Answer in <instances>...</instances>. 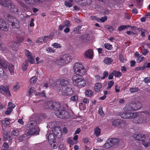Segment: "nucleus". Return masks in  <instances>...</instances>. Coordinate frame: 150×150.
Masks as SVG:
<instances>
[{"label":"nucleus","mask_w":150,"mask_h":150,"mask_svg":"<svg viewBox=\"0 0 150 150\" xmlns=\"http://www.w3.org/2000/svg\"><path fill=\"white\" fill-rule=\"evenodd\" d=\"M0 4L4 7L9 8L11 4V1L9 0H0Z\"/></svg>","instance_id":"15"},{"label":"nucleus","mask_w":150,"mask_h":150,"mask_svg":"<svg viewBox=\"0 0 150 150\" xmlns=\"http://www.w3.org/2000/svg\"><path fill=\"white\" fill-rule=\"evenodd\" d=\"M28 64L27 63L23 64L22 66V69L23 71H25L27 69Z\"/></svg>","instance_id":"56"},{"label":"nucleus","mask_w":150,"mask_h":150,"mask_svg":"<svg viewBox=\"0 0 150 150\" xmlns=\"http://www.w3.org/2000/svg\"><path fill=\"white\" fill-rule=\"evenodd\" d=\"M74 72L78 75L81 76L86 74V71L83 65L79 63H75L74 66Z\"/></svg>","instance_id":"3"},{"label":"nucleus","mask_w":150,"mask_h":150,"mask_svg":"<svg viewBox=\"0 0 150 150\" xmlns=\"http://www.w3.org/2000/svg\"><path fill=\"white\" fill-rule=\"evenodd\" d=\"M10 8L11 11V12H14L15 13L16 12H18V9L16 7V6L14 5H12L11 4V5L9 6V8Z\"/></svg>","instance_id":"24"},{"label":"nucleus","mask_w":150,"mask_h":150,"mask_svg":"<svg viewBox=\"0 0 150 150\" xmlns=\"http://www.w3.org/2000/svg\"><path fill=\"white\" fill-rule=\"evenodd\" d=\"M6 19L9 23V24L15 28H18L20 25L19 22L13 16L8 15L6 17Z\"/></svg>","instance_id":"4"},{"label":"nucleus","mask_w":150,"mask_h":150,"mask_svg":"<svg viewBox=\"0 0 150 150\" xmlns=\"http://www.w3.org/2000/svg\"><path fill=\"white\" fill-rule=\"evenodd\" d=\"M3 146L4 148V150H8L9 146L7 143L4 142V143Z\"/></svg>","instance_id":"54"},{"label":"nucleus","mask_w":150,"mask_h":150,"mask_svg":"<svg viewBox=\"0 0 150 150\" xmlns=\"http://www.w3.org/2000/svg\"><path fill=\"white\" fill-rule=\"evenodd\" d=\"M0 29L4 31H7L8 30L7 25L1 17H0Z\"/></svg>","instance_id":"11"},{"label":"nucleus","mask_w":150,"mask_h":150,"mask_svg":"<svg viewBox=\"0 0 150 150\" xmlns=\"http://www.w3.org/2000/svg\"><path fill=\"white\" fill-rule=\"evenodd\" d=\"M102 86L100 83H97L95 84V91L96 92H99Z\"/></svg>","instance_id":"21"},{"label":"nucleus","mask_w":150,"mask_h":150,"mask_svg":"<svg viewBox=\"0 0 150 150\" xmlns=\"http://www.w3.org/2000/svg\"><path fill=\"white\" fill-rule=\"evenodd\" d=\"M72 138L69 137L67 139V142L70 144L73 145L74 144V142Z\"/></svg>","instance_id":"44"},{"label":"nucleus","mask_w":150,"mask_h":150,"mask_svg":"<svg viewBox=\"0 0 150 150\" xmlns=\"http://www.w3.org/2000/svg\"><path fill=\"white\" fill-rule=\"evenodd\" d=\"M127 28L126 25H122L118 28V30L119 31H121L123 30H125Z\"/></svg>","instance_id":"48"},{"label":"nucleus","mask_w":150,"mask_h":150,"mask_svg":"<svg viewBox=\"0 0 150 150\" xmlns=\"http://www.w3.org/2000/svg\"><path fill=\"white\" fill-rule=\"evenodd\" d=\"M136 116H137L136 114ZM134 118L133 121L134 123L135 124L141 123L146 122V120H144V118L143 117H136Z\"/></svg>","instance_id":"14"},{"label":"nucleus","mask_w":150,"mask_h":150,"mask_svg":"<svg viewBox=\"0 0 150 150\" xmlns=\"http://www.w3.org/2000/svg\"><path fill=\"white\" fill-rule=\"evenodd\" d=\"M34 90V88L33 87H31L28 90V96H29L31 95L33 93Z\"/></svg>","instance_id":"51"},{"label":"nucleus","mask_w":150,"mask_h":150,"mask_svg":"<svg viewBox=\"0 0 150 150\" xmlns=\"http://www.w3.org/2000/svg\"><path fill=\"white\" fill-rule=\"evenodd\" d=\"M52 131L54 134L58 137H61L62 135L61 129L59 127H54L52 130Z\"/></svg>","instance_id":"12"},{"label":"nucleus","mask_w":150,"mask_h":150,"mask_svg":"<svg viewBox=\"0 0 150 150\" xmlns=\"http://www.w3.org/2000/svg\"><path fill=\"white\" fill-rule=\"evenodd\" d=\"M132 106L133 104L132 103H130L128 105H127L124 108V110L127 111H134Z\"/></svg>","instance_id":"20"},{"label":"nucleus","mask_w":150,"mask_h":150,"mask_svg":"<svg viewBox=\"0 0 150 150\" xmlns=\"http://www.w3.org/2000/svg\"><path fill=\"white\" fill-rule=\"evenodd\" d=\"M108 75V73L107 71H105L103 73V76L101 78L102 79H104L105 77H106Z\"/></svg>","instance_id":"59"},{"label":"nucleus","mask_w":150,"mask_h":150,"mask_svg":"<svg viewBox=\"0 0 150 150\" xmlns=\"http://www.w3.org/2000/svg\"><path fill=\"white\" fill-rule=\"evenodd\" d=\"M121 117L125 119H133L136 117V114L130 112L125 111L120 114Z\"/></svg>","instance_id":"7"},{"label":"nucleus","mask_w":150,"mask_h":150,"mask_svg":"<svg viewBox=\"0 0 150 150\" xmlns=\"http://www.w3.org/2000/svg\"><path fill=\"white\" fill-rule=\"evenodd\" d=\"M72 3V2H69L68 1H65L64 3L65 5L68 7H70L73 5V4Z\"/></svg>","instance_id":"42"},{"label":"nucleus","mask_w":150,"mask_h":150,"mask_svg":"<svg viewBox=\"0 0 150 150\" xmlns=\"http://www.w3.org/2000/svg\"><path fill=\"white\" fill-rule=\"evenodd\" d=\"M59 93L60 94L64 96H68V93H67L65 88H60L59 90Z\"/></svg>","instance_id":"19"},{"label":"nucleus","mask_w":150,"mask_h":150,"mask_svg":"<svg viewBox=\"0 0 150 150\" xmlns=\"http://www.w3.org/2000/svg\"><path fill=\"white\" fill-rule=\"evenodd\" d=\"M114 82L113 81H110L108 83V86L107 87V88L108 89L110 88L114 84Z\"/></svg>","instance_id":"49"},{"label":"nucleus","mask_w":150,"mask_h":150,"mask_svg":"<svg viewBox=\"0 0 150 150\" xmlns=\"http://www.w3.org/2000/svg\"><path fill=\"white\" fill-rule=\"evenodd\" d=\"M104 45L105 48L108 50H110L112 48V45L109 43H105Z\"/></svg>","instance_id":"34"},{"label":"nucleus","mask_w":150,"mask_h":150,"mask_svg":"<svg viewBox=\"0 0 150 150\" xmlns=\"http://www.w3.org/2000/svg\"><path fill=\"white\" fill-rule=\"evenodd\" d=\"M113 62V60L112 59L108 57H106L104 60V62L105 64H109Z\"/></svg>","instance_id":"27"},{"label":"nucleus","mask_w":150,"mask_h":150,"mask_svg":"<svg viewBox=\"0 0 150 150\" xmlns=\"http://www.w3.org/2000/svg\"><path fill=\"white\" fill-rule=\"evenodd\" d=\"M47 105L49 108L50 109H54V102L50 101L47 102Z\"/></svg>","instance_id":"32"},{"label":"nucleus","mask_w":150,"mask_h":150,"mask_svg":"<svg viewBox=\"0 0 150 150\" xmlns=\"http://www.w3.org/2000/svg\"><path fill=\"white\" fill-rule=\"evenodd\" d=\"M107 19V16H104L102 17L100 19V21L102 22H103L105 21Z\"/></svg>","instance_id":"62"},{"label":"nucleus","mask_w":150,"mask_h":150,"mask_svg":"<svg viewBox=\"0 0 150 150\" xmlns=\"http://www.w3.org/2000/svg\"><path fill=\"white\" fill-rule=\"evenodd\" d=\"M144 81L145 83H149L150 82V77L145 78L144 79Z\"/></svg>","instance_id":"60"},{"label":"nucleus","mask_w":150,"mask_h":150,"mask_svg":"<svg viewBox=\"0 0 150 150\" xmlns=\"http://www.w3.org/2000/svg\"><path fill=\"white\" fill-rule=\"evenodd\" d=\"M25 53L26 56L28 58L31 57L32 56V54L28 50H25Z\"/></svg>","instance_id":"35"},{"label":"nucleus","mask_w":150,"mask_h":150,"mask_svg":"<svg viewBox=\"0 0 150 150\" xmlns=\"http://www.w3.org/2000/svg\"><path fill=\"white\" fill-rule=\"evenodd\" d=\"M136 1L137 3V6L140 8H141L142 5L141 3V0H136Z\"/></svg>","instance_id":"61"},{"label":"nucleus","mask_w":150,"mask_h":150,"mask_svg":"<svg viewBox=\"0 0 150 150\" xmlns=\"http://www.w3.org/2000/svg\"><path fill=\"white\" fill-rule=\"evenodd\" d=\"M85 94L87 96L91 97L92 96L93 92L91 90H87L85 91Z\"/></svg>","instance_id":"33"},{"label":"nucleus","mask_w":150,"mask_h":150,"mask_svg":"<svg viewBox=\"0 0 150 150\" xmlns=\"http://www.w3.org/2000/svg\"><path fill=\"white\" fill-rule=\"evenodd\" d=\"M60 81L61 85L63 86H66L69 84L68 81L64 79H60Z\"/></svg>","instance_id":"26"},{"label":"nucleus","mask_w":150,"mask_h":150,"mask_svg":"<svg viewBox=\"0 0 150 150\" xmlns=\"http://www.w3.org/2000/svg\"><path fill=\"white\" fill-rule=\"evenodd\" d=\"M0 93L6 96H11L9 90L7 86H0Z\"/></svg>","instance_id":"9"},{"label":"nucleus","mask_w":150,"mask_h":150,"mask_svg":"<svg viewBox=\"0 0 150 150\" xmlns=\"http://www.w3.org/2000/svg\"><path fill=\"white\" fill-rule=\"evenodd\" d=\"M51 147L53 149H57V146L56 145V143L55 141L54 142H52L51 143H49Z\"/></svg>","instance_id":"38"},{"label":"nucleus","mask_w":150,"mask_h":150,"mask_svg":"<svg viewBox=\"0 0 150 150\" xmlns=\"http://www.w3.org/2000/svg\"><path fill=\"white\" fill-rule=\"evenodd\" d=\"M113 73L114 75L116 77H120L122 76V73L120 71H114Z\"/></svg>","instance_id":"39"},{"label":"nucleus","mask_w":150,"mask_h":150,"mask_svg":"<svg viewBox=\"0 0 150 150\" xmlns=\"http://www.w3.org/2000/svg\"><path fill=\"white\" fill-rule=\"evenodd\" d=\"M0 65L4 68H7L8 64L5 59H0Z\"/></svg>","instance_id":"23"},{"label":"nucleus","mask_w":150,"mask_h":150,"mask_svg":"<svg viewBox=\"0 0 150 150\" xmlns=\"http://www.w3.org/2000/svg\"><path fill=\"white\" fill-rule=\"evenodd\" d=\"M13 67L14 66L13 64H10L9 65L8 69L11 73L13 71Z\"/></svg>","instance_id":"53"},{"label":"nucleus","mask_w":150,"mask_h":150,"mask_svg":"<svg viewBox=\"0 0 150 150\" xmlns=\"http://www.w3.org/2000/svg\"><path fill=\"white\" fill-rule=\"evenodd\" d=\"M12 110V109H11V108H8L5 112V113L6 115L9 114L11 112Z\"/></svg>","instance_id":"57"},{"label":"nucleus","mask_w":150,"mask_h":150,"mask_svg":"<svg viewBox=\"0 0 150 150\" xmlns=\"http://www.w3.org/2000/svg\"><path fill=\"white\" fill-rule=\"evenodd\" d=\"M66 88V91L67 93H68V96L71 95V94L73 93V90L71 88H69L67 87Z\"/></svg>","instance_id":"36"},{"label":"nucleus","mask_w":150,"mask_h":150,"mask_svg":"<svg viewBox=\"0 0 150 150\" xmlns=\"http://www.w3.org/2000/svg\"><path fill=\"white\" fill-rule=\"evenodd\" d=\"M9 119L5 118L4 120L1 121V125L3 129L5 128L6 126L9 124Z\"/></svg>","instance_id":"18"},{"label":"nucleus","mask_w":150,"mask_h":150,"mask_svg":"<svg viewBox=\"0 0 150 150\" xmlns=\"http://www.w3.org/2000/svg\"><path fill=\"white\" fill-rule=\"evenodd\" d=\"M63 23L65 24V26H66V27H69L71 26V24L70 22L68 21H66Z\"/></svg>","instance_id":"58"},{"label":"nucleus","mask_w":150,"mask_h":150,"mask_svg":"<svg viewBox=\"0 0 150 150\" xmlns=\"http://www.w3.org/2000/svg\"><path fill=\"white\" fill-rule=\"evenodd\" d=\"M35 0H29L27 4L29 5H34L35 4Z\"/></svg>","instance_id":"63"},{"label":"nucleus","mask_w":150,"mask_h":150,"mask_svg":"<svg viewBox=\"0 0 150 150\" xmlns=\"http://www.w3.org/2000/svg\"><path fill=\"white\" fill-rule=\"evenodd\" d=\"M93 150H103L102 146H97L96 148H94Z\"/></svg>","instance_id":"64"},{"label":"nucleus","mask_w":150,"mask_h":150,"mask_svg":"<svg viewBox=\"0 0 150 150\" xmlns=\"http://www.w3.org/2000/svg\"><path fill=\"white\" fill-rule=\"evenodd\" d=\"M145 135L144 134L141 133L135 134L133 135V137L135 139L142 141L144 140L145 139Z\"/></svg>","instance_id":"10"},{"label":"nucleus","mask_w":150,"mask_h":150,"mask_svg":"<svg viewBox=\"0 0 150 150\" xmlns=\"http://www.w3.org/2000/svg\"><path fill=\"white\" fill-rule=\"evenodd\" d=\"M129 91L131 93H134L138 92L139 91V89L137 88H131L129 89Z\"/></svg>","instance_id":"37"},{"label":"nucleus","mask_w":150,"mask_h":150,"mask_svg":"<svg viewBox=\"0 0 150 150\" xmlns=\"http://www.w3.org/2000/svg\"><path fill=\"white\" fill-rule=\"evenodd\" d=\"M36 76L33 77L30 80V83L32 84L35 83L36 81Z\"/></svg>","instance_id":"52"},{"label":"nucleus","mask_w":150,"mask_h":150,"mask_svg":"<svg viewBox=\"0 0 150 150\" xmlns=\"http://www.w3.org/2000/svg\"><path fill=\"white\" fill-rule=\"evenodd\" d=\"M94 134L96 137H98L100 134L101 129L98 127H96L94 129Z\"/></svg>","instance_id":"28"},{"label":"nucleus","mask_w":150,"mask_h":150,"mask_svg":"<svg viewBox=\"0 0 150 150\" xmlns=\"http://www.w3.org/2000/svg\"><path fill=\"white\" fill-rule=\"evenodd\" d=\"M142 144L145 147H147L150 146V142H146V141H142Z\"/></svg>","instance_id":"41"},{"label":"nucleus","mask_w":150,"mask_h":150,"mask_svg":"<svg viewBox=\"0 0 150 150\" xmlns=\"http://www.w3.org/2000/svg\"><path fill=\"white\" fill-rule=\"evenodd\" d=\"M19 133V132L18 130H13L12 132V134L15 136H18Z\"/></svg>","instance_id":"43"},{"label":"nucleus","mask_w":150,"mask_h":150,"mask_svg":"<svg viewBox=\"0 0 150 150\" xmlns=\"http://www.w3.org/2000/svg\"><path fill=\"white\" fill-rule=\"evenodd\" d=\"M47 36L48 39H52L54 36V33L53 32H52L49 35Z\"/></svg>","instance_id":"55"},{"label":"nucleus","mask_w":150,"mask_h":150,"mask_svg":"<svg viewBox=\"0 0 150 150\" xmlns=\"http://www.w3.org/2000/svg\"><path fill=\"white\" fill-rule=\"evenodd\" d=\"M135 57H137V61L138 62H140L143 61L144 59V57H141V59H139L141 57L142 55H139V52H136L135 54Z\"/></svg>","instance_id":"22"},{"label":"nucleus","mask_w":150,"mask_h":150,"mask_svg":"<svg viewBox=\"0 0 150 150\" xmlns=\"http://www.w3.org/2000/svg\"><path fill=\"white\" fill-rule=\"evenodd\" d=\"M70 99L71 101L74 102H76L78 100V96L77 95H74L72 96L70 98Z\"/></svg>","instance_id":"30"},{"label":"nucleus","mask_w":150,"mask_h":150,"mask_svg":"<svg viewBox=\"0 0 150 150\" xmlns=\"http://www.w3.org/2000/svg\"><path fill=\"white\" fill-rule=\"evenodd\" d=\"M132 104H133L132 106L134 111L138 110L142 107V104L139 102L134 103L133 102L132 103Z\"/></svg>","instance_id":"16"},{"label":"nucleus","mask_w":150,"mask_h":150,"mask_svg":"<svg viewBox=\"0 0 150 150\" xmlns=\"http://www.w3.org/2000/svg\"><path fill=\"white\" fill-rule=\"evenodd\" d=\"M37 125V123L35 121L32 120L28 122L26 126L30 129L27 134V136L39 134L40 129Z\"/></svg>","instance_id":"1"},{"label":"nucleus","mask_w":150,"mask_h":150,"mask_svg":"<svg viewBox=\"0 0 150 150\" xmlns=\"http://www.w3.org/2000/svg\"><path fill=\"white\" fill-rule=\"evenodd\" d=\"M105 27L110 32H112L114 30V29L112 26L107 25Z\"/></svg>","instance_id":"46"},{"label":"nucleus","mask_w":150,"mask_h":150,"mask_svg":"<svg viewBox=\"0 0 150 150\" xmlns=\"http://www.w3.org/2000/svg\"><path fill=\"white\" fill-rule=\"evenodd\" d=\"M52 46L56 48H58L61 47V45L57 43H54L53 44Z\"/></svg>","instance_id":"45"},{"label":"nucleus","mask_w":150,"mask_h":150,"mask_svg":"<svg viewBox=\"0 0 150 150\" xmlns=\"http://www.w3.org/2000/svg\"><path fill=\"white\" fill-rule=\"evenodd\" d=\"M84 55L85 58L92 59L93 55V51L92 49H88L85 51Z\"/></svg>","instance_id":"13"},{"label":"nucleus","mask_w":150,"mask_h":150,"mask_svg":"<svg viewBox=\"0 0 150 150\" xmlns=\"http://www.w3.org/2000/svg\"><path fill=\"white\" fill-rule=\"evenodd\" d=\"M120 121L119 120H116L112 122V124L113 125L118 126L120 124Z\"/></svg>","instance_id":"40"},{"label":"nucleus","mask_w":150,"mask_h":150,"mask_svg":"<svg viewBox=\"0 0 150 150\" xmlns=\"http://www.w3.org/2000/svg\"><path fill=\"white\" fill-rule=\"evenodd\" d=\"M46 136L47 138L49 143H51L52 142L55 141V138L54 134L52 133L46 134Z\"/></svg>","instance_id":"17"},{"label":"nucleus","mask_w":150,"mask_h":150,"mask_svg":"<svg viewBox=\"0 0 150 150\" xmlns=\"http://www.w3.org/2000/svg\"><path fill=\"white\" fill-rule=\"evenodd\" d=\"M54 113L57 117L61 118H67L70 117L69 112L65 111V108L63 107H61L59 110H56Z\"/></svg>","instance_id":"5"},{"label":"nucleus","mask_w":150,"mask_h":150,"mask_svg":"<svg viewBox=\"0 0 150 150\" xmlns=\"http://www.w3.org/2000/svg\"><path fill=\"white\" fill-rule=\"evenodd\" d=\"M46 50L47 53H54L55 52V50L51 47H49L46 49Z\"/></svg>","instance_id":"47"},{"label":"nucleus","mask_w":150,"mask_h":150,"mask_svg":"<svg viewBox=\"0 0 150 150\" xmlns=\"http://www.w3.org/2000/svg\"><path fill=\"white\" fill-rule=\"evenodd\" d=\"M23 40L22 37L18 36L17 37L16 42H14L11 45V47L12 48V50L15 51H17L18 47V43L22 42Z\"/></svg>","instance_id":"8"},{"label":"nucleus","mask_w":150,"mask_h":150,"mask_svg":"<svg viewBox=\"0 0 150 150\" xmlns=\"http://www.w3.org/2000/svg\"><path fill=\"white\" fill-rule=\"evenodd\" d=\"M104 147L106 149H108L113 146L110 140H108L104 145Z\"/></svg>","instance_id":"29"},{"label":"nucleus","mask_w":150,"mask_h":150,"mask_svg":"<svg viewBox=\"0 0 150 150\" xmlns=\"http://www.w3.org/2000/svg\"><path fill=\"white\" fill-rule=\"evenodd\" d=\"M4 138L6 140H10L11 137L7 133H5L4 136Z\"/></svg>","instance_id":"50"},{"label":"nucleus","mask_w":150,"mask_h":150,"mask_svg":"<svg viewBox=\"0 0 150 150\" xmlns=\"http://www.w3.org/2000/svg\"><path fill=\"white\" fill-rule=\"evenodd\" d=\"M109 140L113 146L119 142V139L116 138H111Z\"/></svg>","instance_id":"31"},{"label":"nucleus","mask_w":150,"mask_h":150,"mask_svg":"<svg viewBox=\"0 0 150 150\" xmlns=\"http://www.w3.org/2000/svg\"><path fill=\"white\" fill-rule=\"evenodd\" d=\"M71 56L68 54L64 55L59 58L56 59L55 62L59 65H62L68 63L71 61Z\"/></svg>","instance_id":"2"},{"label":"nucleus","mask_w":150,"mask_h":150,"mask_svg":"<svg viewBox=\"0 0 150 150\" xmlns=\"http://www.w3.org/2000/svg\"><path fill=\"white\" fill-rule=\"evenodd\" d=\"M54 110H59L60 109V108L61 107H63L62 106H61L59 103L58 102H54Z\"/></svg>","instance_id":"25"},{"label":"nucleus","mask_w":150,"mask_h":150,"mask_svg":"<svg viewBox=\"0 0 150 150\" xmlns=\"http://www.w3.org/2000/svg\"><path fill=\"white\" fill-rule=\"evenodd\" d=\"M72 83L76 86H83L85 85V81L82 79L76 76H74L72 78Z\"/></svg>","instance_id":"6"}]
</instances>
